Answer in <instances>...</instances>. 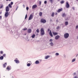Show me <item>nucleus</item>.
<instances>
[{
	"label": "nucleus",
	"instance_id": "1",
	"mask_svg": "<svg viewBox=\"0 0 78 78\" xmlns=\"http://www.w3.org/2000/svg\"><path fill=\"white\" fill-rule=\"evenodd\" d=\"M41 36H43L45 34V32H44V30L43 28H41Z\"/></svg>",
	"mask_w": 78,
	"mask_h": 78
},
{
	"label": "nucleus",
	"instance_id": "2",
	"mask_svg": "<svg viewBox=\"0 0 78 78\" xmlns=\"http://www.w3.org/2000/svg\"><path fill=\"white\" fill-rule=\"evenodd\" d=\"M69 37V34L68 33H66L64 34V37L65 39H67Z\"/></svg>",
	"mask_w": 78,
	"mask_h": 78
},
{
	"label": "nucleus",
	"instance_id": "3",
	"mask_svg": "<svg viewBox=\"0 0 78 78\" xmlns=\"http://www.w3.org/2000/svg\"><path fill=\"white\" fill-rule=\"evenodd\" d=\"M32 64V62L31 61H29L27 63V67H30L31 65Z\"/></svg>",
	"mask_w": 78,
	"mask_h": 78
},
{
	"label": "nucleus",
	"instance_id": "4",
	"mask_svg": "<svg viewBox=\"0 0 78 78\" xmlns=\"http://www.w3.org/2000/svg\"><path fill=\"white\" fill-rule=\"evenodd\" d=\"M41 23H46V21L45 19H44L42 18L41 20Z\"/></svg>",
	"mask_w": 78,
	"mask_h": 78
},
{
	"label": "nucleus",
	"instance_id": "5",
	"mask_svg": "<svg viewBox=\"0 0 78 78\" xmlns=\"http://www.w3.org/2000/svg\"><path fill=\"white\" fill-rule=\"evenodd\" d=\"M33 18V14H31L29 16L28 19L29 20H31Z\"/></svg>",
	"mask_w": 78,
	"mask_h": 78
},
{
	"label": "nucleus",
	"instance_id": "6",
	"mask_svg": "<svg viewBox=\"0 0 78 78\" xmlns=\"http://www.w3.org/2000/svg\"><path fill=\"white\" fill-rule=\"evenodd\" d=\"M9 15V13L8 12H6L5 14V17H8Z\"/></svg>",
	"mask_w": 78,
	"mask_h": 78
},
{
	"label": "nucleus",
	"instance_id": "7",
	"mask_svg": "<svg viewBox=\"0 0 78 78\" xmlns=\"http://www.w3.org/2000/svg\"><path fill=\"white\" fill-rule=\"evenodd\" d=\"M69 7H70V5L69 3H68V2H67L66 4V8H69Z\"/></svg>",
	"mask_w": 78,
	"mask_h": 78
},
{
	"label": "nucleus",
	"instance_id": "8",
	"mask_svg": "<svg viewBox=\"0 0 78 78\" xmlns=\"http://www.w3.org/2000/svg\"><path fill=\"white\" fill-rule=\"evenodd\" d=\"M5 9L6 12H8V11H9V7L8 6H6Z\"/></svg>",
	"mask_w": 78,
	"mask_h": 78
},
{
	"label": "nucleus",
	"instance_id": "9",
	"mask_svg": "<svg viewBox=\"0 0 78 78\" xmlns=\"http://www.w3.org/2000/svg\"><path fill=\"white\" fill-rule=\"evenodd\" d=\"M49 45H50L51 47H53L54 46V44L53 42H51L49 44Z\"/></svg>",
	"mask_w": 78,
	"mask_h": 78
},
{
	"label": "nucleus",
	"instance_id": "10",
	"mask_svg": "<svg viewBox=\"0 0 78 78\" xmlns=\"http://www.w3.org/2000/svg\"><path fill=\"white\" fill-rule=\"evenodd\" d=\"M50 57V55H46L44 57V59H47L48 58H49Z\"/></svg>",
	"mask_w": 78,
	"mask_h": 78
},
{
	"label": "nucleus",
	"instance_id": "11",
	"mask_svg": "<svg viewBox=\"0 0 78 78\" xmlns=\"http://www.w3.org/2000/svg\"><path fill=\"white\" fill-rule=\"evenodd\" d=\"M60 37V36L59 35H57L56 36H55V39H56V40H57L59 39Z\"/></svg>",
	"mask_w": 78,
	"mask_h": 78
},
{
	"label": "nucleus",
	"instance_id": "12",
	"mask_svg": "<svg viewBox=\"0 0 78 78\" xmlns=\"http://www.w3.org/2000/svg\"><path fill=\"white\" fill-rule=\"evenodd\" d=\"M62 11V9L61 8L59 9L57 11V12L59 13L61 11Z\"/></svg>",
	"mask_w": 78,
	"mask_h": 78
},
{
	"label": "nucleus",
	"instance_id": "13",
	"mask_svg": "<svg viewBox=\"0 0 78 78\" xmlns=\"http://www.w3.org/2000/svg\"><path fill=\"white\" fill-rule=\"evenodd\" d=\"M49 34L51 37H53V34H52V33L51 32V30H50Z\"/></svg>",
	"mask_w": 78,
	"mask_h": 78
},
{
	"label": "nucleus",
	"instance_id": "14",
	"mask_svg": "<svg viewBox=\"0 0 78 78\" xmlns=\"http://www.w3.org/2000/svg\"><path fill=\"white\" fill-rule=\"evenodd\" d=\"M25 39L27 41V42L30 41V39H29V38L28 37H27L25 38Z\"/></svg>",
	"mask_w": 78,
	"mask_h": 78
},
{
	"label": "nucleus",
	"instance_id": "15",
	"mask_svg": "<svg viewBox=\"0 0 78 78\" xmlns=\"http://www.w3.org/2000/svg\"><path fill=\"white\" fill-rule=\"evenodd\" d=\"M28 33H31V29H28Z\"/></svg>",
	"mask_w": 78,
	"mask_h": 78
},
{
	"label": "nucleus",
	"instance_id": "16",
	"mask_svg": "<svg viewBox=\"0 0 78 78\" xmlns=\"http://www.w3.org/2000/svg\"><path fill=\"white\" fill-rule=\"evenodd\" d=\"M37 7V5H34L32 6V9H34L35 8H36Z\"/></svg>",
	"mask_w": 78,
	"mask_h": 78
},
{
	"label": "nucleus",
	"instance_id": "17",
	"mask_svg": "<svg viewBox=\"0 0 78 78\" xmlns=\"http://www.w3.org/2000/svg\"><path fill=\"white\" fill-rule=\"evenodd\" d=\"M14 61L15 62H16V63H19V61L17 59L15 60Z\"/></svg>",
	"mask_w": 78,
	"mask_h": 78
},
{
	"label": "nucleus",
	"instance_id": "18",
	"mask_svg": "<svg viewBox=\"0 0 78 78\" xmlns=\"http://www.w3.org/2000/svg\"><path fill=\"white\" fill-rule=\"evenodd\" d=\"M35 64H39V62L38 61H36L35 62Z\"/></svg>",
	"mask_w": 78,
	"mask_h": 78
},
{
	"label": "nucleus",
	"instance_id": "19",
	"mask_svg": "<svg viewBox=\"0 0 78 78\" xmlns=\"http://www.w3.org/2000/svg\"><path fill=\"white\" fill-rule=\"evenodd\" d=\"M52 33L54 36H56V35H57V34H58V33L56 32H52Z\"/></svg>",
	"mask_w": 78,
	"mask_h": 78
},
{
	"label": "nucleus",
	"instance_id": "20",
	"mask_svg": "<svg viewBox=\"0 0 78 78\" xmlns=\"http://www.w3.org/2000/svg\"><path fill=\"white\" fill-rule=\"evenodd\" d=\"M6 65H7V63H4V64L3 65V68H5V67H6Z\"/></svg>",
	"mask_w": 78,
	"mask_h": 78
},
{
	"label": "nucleus",
	"instance_id": "21",
	"mask_svg": "<svg viewBox=\"0 0 78 78\" xmlns=\"http://www.w3.org/2000/svg\"><path fill=\"white\" fill-rule=\"evenodd\" d=\"M76 61V58H73L72 60V62H73Z\"/></svg>",
	"mask_w": 78,
	"mask_h": 78
},
{
	"label": "nucleus",
	"instance_id": "22",
	"mask_svg": "<svg viewBox=\"0 0 78 78\" xmlns=\"http://www.w3.org/2000/svg\"><path fill=\"white\" fill-rule=\"evenodd\" d=\"M68 23H68V22L66 21L65 22V25L66 26H67V25H68Z\"/></svg>",
	"mask_w": 78,
	"mask_h": 78
},
{
	"label": "nucleus",
	"instance_id": "23",
	"mask_svg": "<svg viewBox=\"0 0 78 78\" xmlns=\"http://www.w3.org/2000/svg\"><path fill=\"white\" fill-rule=\"evenodd\" d=\"M62 17H66V15L65 14V13H63V14L62 15Z\"/></svg>",
	"mask_w": 78,
	"mask_h": 78
},
{
	"label": "nucleus",
	"instance_id": "24",
	"mask_svg": "<svg viewBox=\"0 0 78 78\" xmlns=\"http://www.w3.org/2000/svg\"><path fill=\"white\" fill-rule=\"evenodd\" d=\"M0 60H3V56H1L0 57Z\"/></svg>",
	"mask_w": 78,
	"mask_h": 78
},
{
	"label": "nucleus",
	"instance_id": "25",
	"mask_svg": "<svg viewBox=\"0 0 78 78\" xmlns=\"http://www.w3.org/2000/svg\"><path fill=\"white\" fill-rule=\"evenodd\" d=\"M49 2H50L51 3H53V2H54V0H49Z\"/></svg>",
	"mask_w": 78,
	"mask_h": 78
},
{
	"label": "nucleus",
	"instance_id": "26",
	"mask_svg": "<svg viewBox=\"0 0 78 78\" xmlns=\"http://www.w3.org/2000/svg\"><path fill=\"white\" fill-rule=\"evenodd\" d=\"M10 69H11V67L9 66H8L7 68V70H9Z\"/></svg>",
	"mask_w": 78,
	"mask_h": 78
},
{
	"label": "nucleus",
	"instance_id": "27",
	"mask_svg": "<svg viewBox=\"0 0 78 78\" xmlns=\"http://www.w3.org/2000/svg\"><path fill=\"white\" fill-rule=\"evenodd\" d=\"M55 15V13L52 12L51 14V16L52 17H54V16Z\"/></svg>",
	"mask_w": 78,
	"mask_h": 78
},
{
	"label": "nucleus",
	"instance_id": "28",
	"mask_svg": "<svg viewBox=\"0 0 78 78\" xmlns=\"http://www.w3.org/2000/svg\"><path fill=\"white\" fill-rule=\"evenodd\" d=\"M32 38H34V37H35V34H34L32 35L31 36Z\"/></svg>",
	"mask_w": 78,
	"mask_h": 78
},
{
	"label": "nucleus",
	"instance_id": "29",
	"mask_svg": "<svg viewBox=\"0 0 78 78\" xmlns=\"http://www.w3.org/2000/svg\"><path fill=\"white\" fill-rule=\"evenodd\" d=\"M39 15L40 16H42V12H40L39 13Z\"/></svg>",
	"mask_w": 78,
	"mask_h": 78
},
{
	"label": "nucleus",
	"instance_id": "30",
	"mask_svg": "<svg viewBox=\"0 0 78 78\" xmlns=\"http://www.w3.org/2000/svg\"><path fill=\"white\" fill-rule=\"evenodd\" d=\"M8 6L9 7V8H12V6L11 5V4H9Z\"/></svg>",
	"mask_w": 78,
	"mask_h": 78
},
{
	"label": "nucleus",
	"instance_id": "31",
	"mask_svg": "<svg viewBox=\"0 0 78 78\" xmlns=\"http://www.w3.org/2000/svg\"><path fill=\"white\" fill-rule=\"evenodd\" d=\"M59 53H56L55 54V55L56 56H59Z\"/></svg>",
	"mask_w": 78,
	"mask_h": 78
},
{
	"label": "nucleus",
	"instance_id": "32",
	"mask_svg": "<svg viewBox=\"0 0 78 78\" xmlns=\"http://www.w3.org/2000/svg\"><path fill=\"white\" fill-rule=\"evenodd\" d=\"M36 32L37 33H39V30L37 29L36 30Z\"/></svg>",
	"mask_w": 78,
	"mask_h": 78
},
{
	"label": "nucleus",
	"instance_id": "33",
	"mask_svg": "<svg viewBox=\"0 0 78 78\" xmlns=\"http://www.w3.org/2000/svg\"><path fill=\"white\" fill-rule=\"evenodd\" d=\"M74 78H78V75H76L74 77Z\"/></svg>",
	"mask_w": 78,
	"mask_h": 78
},
{
	"label": "nucleus",
	"instance_id": "34",
	"mask_svg": "<svg viewBox=\"0 0 78 78\" xmlns=\"http://www.w3.org/2000/svg\"><path fill=\"white\" fill-rule=\"evenodd\" d=\"M60 3L61 4H63V3H64V1H62Z\"/></svg>",
	"mask_w": 78,
	"mask_h": 78
},
{
	"label": "nucleus",
	"instance_id": "35",
	"mask_svg": "<svg viewBox=\"0 0 78 78\" xmlns=\"http://www.w3.org/2000/svg\"><path fill=\"white\" fill-rule=\"evenodd\" d=\"M49 42H53V39H50L49 40Z\"/></svg>",
	"mask_w": 78,
	"mask_h": 78
},
{
	"label": "nucleus",
	"instance_id": "36",
	"mask_svg": "<svg viewBox=\"0 0 78 78\" xmlns=\"http://www.w3.org/2000/svg\"><path fill=\"white\" fill-rule=\"evenodd\" d=\"M0 53L1 54H3V51H0Z\"/></svg>",
	"mask_w": 78,
	"mask_h": 78
},
{
	"label": "nucleus",
	"instance_id": "37",
	"mask_svg": "<svg viewBox=\"0 0 78 78\" xmlns=\"http://www.w3.org/2000/svg\"><path fill=\"white\" fill-rule=\"evenodd\" d=\"M3 57H5L6 56V54H4L3 55Z\"/></svg>",
	"mask_w": 78,
	"mask_h": 78
},
{
	"label": "nucleus",
	"instance_id": "38",
	"mask_svg": "<svg viewBox=\"0 0 78 78\" xmlns=\"http://www.w3.org/2000/svg\"><path fill=\"white\" fill-rule=\"evenodd\" d=\"M23 30H24V31H25V30H27V28H24V29H23Z\"/></svg>",
	"mask_w": 78,
	"mask_h": 78
},
{
	"label": "nucleus",
	"instance_id": "39",
	"mask_svg": "<svg viewBox=\"0 0 78 78\" xmlns=\"http://www.w3.org/2000/svg\"><path fill=\"white\" fill-rule=\"evenodd\" d=\"M78 25H77L76 27V29H78Z\"/></svg>",
	"mask_w": 78,
	"mask_h": 78
},
{
	"label": "nucleus",
	"instance_id": "40",
	"mask_svg": "<svg viewBox=\"0 0 78 78\" xmlns=\"http://www.w3.org/2000/svg\"><path fill=\"white\" fill-rule=\"evenodd\" d=\"M27 18V14H26L25 16V19H26Z\"/></svg>",
	"mask_w": 78,
	"mask_h": 78
},
{
	"label": "nucleus",
	"instance_id": "41",
	"mask_svg": "<svg viewBox=\"0 0 78 78\" xmlns=\"http://www.w3.org/2000/svg\"><path fill=\"white\" fill-rule=\"evenodd\" d=\"M29 9V8H28V7H26V9L27 11H28V10Z\"/></svg>",
	"mask_w": 78,
	"mask_h": 78
},
{
	"label": "nucleus",
	"instance_id": "42",
	"mask_svg": "<svg viewBox=\"0 0 78 78\" xmlns=\"http://www.w3.org/2000/svg\"><path fill=\"white\" fill-rule=\"evenodd\" d=\"M11 5H13V2H11Z\"/></svg>",
	"mask_w": 78,
	"mask_h": 78
},
{
	"label": "nucleus",
	"instance_id": "43",
	"mask_svg": "<svg viewBox=\"0 0 78 78\" xmlns=\"http://www.w3.org/2000/svg\"><path fill=\"white\" fill-rule=\"evenodd\" d=\"M44 4H46L47 3V1H45L44 2Z\"/></svg>",
	"mask_w": 78,
	"mask_h": 78
},
{
	"label": "nucleus",
	"instance_id": "44",
	"mask_svg": "<svg viewBox=\"0 0 78 78\" xmlns=\"http://www.w3.org/2000/svg\"><path fill=\"white\" fill-rule=\"evenodd\" d=\"M59 26H58L57 27V28H56L57 29H59Z\"/></svg>",
	"mask_w": 78,
	"mask_h": 78
},
{
	"label": "nucleus",
	"instance_id": "45",
	"mask_svg": "<svg viewBox=\"0 0 78 78\" xmlns=\"http://www.w3.org/2000/svg\"><path fill=\"white\" fill-rule=\"evenodd\" d=\"M39 4H40V5H41V1L39 2Z\"/></svg>",
	"mask_w": 78,
	"mask_h": 78
},
{
	"label": "nucleus",
	"instance_id": "46",
	"mask_svg": "<svg viewBox=\"0 0 78 78\" xmlns=\"http://www.w3.org/2000/svg\"><path fill=\"white\" fill-rule=\"evenodd\" d=\"M18 8H19L18 6H17L16 9V11H17V9H18Z\"/></svg>",
	"mask_w": 78,
	"mask_h": 78
},
{
	"label": "nucleus",
	"instance_id": "47",
	"mask_svg": "<svg viewBox=\"0 0 78 78\" xmlns=\"http://www.w3.org/2000/svg\"><path fill=\"white\" fill-rule=\"evenodd\" d=\"M73 75H74V76H75V75H76V73H75L73 74Z\"/></svg>",
	"mask_w": 78,
	"mask_h": 78
},
{
	"label": "nucleus",
	"instance_id": "48",
	"mask_svg": "<svg viewBox=\"0 0 78 78\" xmlns=\"http://www.w3.org/2000/svg\"><path fill=\"white\" fill-rule=\"evenodd\" d=\"M58 15V13L57 12H55V16H57V15Z\"/></svg>",
	"mask_w": 78,
	"mask_h": 78
},
{
	"label": "nucleus",
	"instance_id": "49",
	"mask_svg": "<svg viewBox=\"0 0 78 78\" xmlns=\"http://www.w3.org/2000/svg\"><path fill=\"white\" fill-rule=\"evenodd\" d=\"M50 29H48V32H49L50 31Z\"/></svg>",
	"mask_w": 78,
	"mask_h": 78
},
{
	"label": "nucleus",
	"instance_id": "50",
	"mask_svg": "<svg viewBox=\"0 0 78 78\" xmlns=\"http://www.w3.org/2000/svg\"><path fill=\"white\" fill-rule=\"evenodd\" d=\"M3 8V5H1L0 7V8Z\"/></svg>",
	"mask_w": 78,
	"mask_h": 78
},
{
	"label": "nucleus",
	"instance_id": "51",
	"mask_svg": "<svg viewBox=\"0 0 78 78\" xmlns=\"http://www.w3.org/2000/svg\"><path fill=\"white\" fill-rule=\"evenodd\" d=\"M23 8H25V5H23Z\"/></svg>",
	"mask_w": 78,
	"mask_h": 78
},
{
	"label": "nucleus",
	"instance_id": "52",
	"mask_svg": "<svg viewBox=\"0 0 78 78\" xmlns=\"http://www.w3.org/2000/svg\"><path fill=\"white\" fill-rule=\"evenodd\" d=\"M72 8H73V9L74 10H75V8H74V7H73Z\"/></svg>",
	"mask_w": 78,
	"mask_h": 78
},
{
	"label": "nucleus",
	"instance_id": "53",
	"mask_svg": "<svg viewBox=\"0 0 78 78\" xmlns=\"http://www.w3.org/2000/svg\"><path fill=\"white\" fill-rule=\"evenodd\" d=\"M8 0H9V1H11V0H6V1H8Z\"/></svg>",
	"mask_w": 78,
	"mask_h": 78
},
{
	"label": "nucleus",
	"instance_id": "54",
	"mask_svg": "<svg viewBox=\"0 0 78 78\" xmlns=\"http://www.w3.org/2000/svg\"><path fill=\"white\" fill-rule=\"evenodd\" d=\"M0 19H2V16H0Z\"/></svg>",
	"mask_w": 78,
	"mask_h": 78
},
{
	"label": "nucleus",
	"instance_id": "55",
	"mask_svg": "<svg viewBox=\"0 0 78 78\" xmlns=\"http://www.w3.org/2000/svg\"><path fill=\"white\" fill-rule=\"evenodd\" d=\"M77 39H78V36H77Z\"/></svg>",
	"mask_w": 78,
	"mask_h": 78
},
{
	"label": "nucleus",
	"instance_id": "56",
	"mask_svg": "<svg viewBox=\"0 0 78 78\" xmlns=\"http://www.w3.org/2000/svg\"><path fill=\"white\" fill-rule=\"evenodd\" d=\"M77 0V1H78V0Z\"/></svg>",
	"mask_w": 78,
	"mask_h": 78
}]
</instances>
